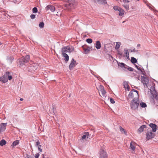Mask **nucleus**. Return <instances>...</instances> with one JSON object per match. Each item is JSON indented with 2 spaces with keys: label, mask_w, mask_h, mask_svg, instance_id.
Masks as SVG:
<instances>
[{
  "label": "nucleus",
  "mask_w": 158,
  "mask_h": 158,
  "mask_svg": "<svg viewBox=\"0 0 158 158\" xmlns=\"http://www.w3.org/2000/svg\"><path fill=\"white\" fill-rule=\"evenodd\" d=\"M65 3L64 4V9L69 11L74 9L77 3L75 0H64Z\"/></svg>",
  "instance_id": "1"
},
{
  "label": "nucleus",
  "mask_w": 158,
  "mask_h": 158,
  "mask_svg": "<svg viewBox=\"0 0 158 158\" xmlns=\"http://www.w3.org/2000/svg\"><path fill=\"white\" fill-rule=\"evenodd\" d=\"M12 73L8 71L6 72L4 75L0 77V81L3 83L7 82L8 80H11L12 78Z\"/></svg>",
  "instance_id": "2"
},
{
  "label": "nucleus",
  "mask_w": 158,
  "mask_h": 158,
  "mask_svg": "<svg viewBox=\"0 0 158 158\" xmlns=\"http://www.w3.org/2000/svg\"><path fill=\"white\" fill-rule=\"evenodd\" d=\"M29 60L30 56L28 55H27L25 57L23 56L18 60V64L21 66H22L28 62Z\"/></svg>",
  "instance_id": "3"
},
{
  "label": "nucleus",
  "mask_w": 158,
  "mask_h": 158,
  "mask_svg": "<svg viewBox=\"0 0 158 158\" xmlns=\"http://www.w3.org/2000/svg\"><path fill=\"white\" fill-rule=\"evenodd\" d=\"M139 103V101L138 98H135L131 101L130 106L131 108L135 110L138 108Z\"/></svg>",
  "instance_id": "4"
},
{
  "label": "nucleus",
  "mask_w": 158,
  "mask_h": 158,
  "mask_svg": "<svg viewBox=\"0 0 158 158\" xmlns=\"http://www.w3.org/2000/svg\"><path fill=\"white\" fill-rule=\"evenodd\" d=\"M74 49L73 47H70L69 46L64 47L62 48V54L66 53V52H73Z\"/></svg>",
  "instance_id": "5"
},
{
  "label": "nucleus",
  "mask_w": 158,
  "mask_h": 158,
  "mask_svg": "<svg viewBox=\"0 0 158 158\" xmlns=\"http://www.w3.org/2000/svg\"><path fill=\"white\" fill-rule=\"evenodd\" d=\"M141 82L143 84L144 87H148V83L149 80L148 78L144 76H141Z\"/></svg>",
  "instance_id": "6"
},
{
  "label": "nucleus",
  "mask_w": 158,
  "mask_h": 158,
  "mask_svg": "<svg viewBox=\"0 0 158 158\" xmlns=\"http://www.w3.org/2000/svg\"><path fill=\"white\" fill-rule=\"evenodd\" d=\"M155 134L151 131H148L146 134V138L147 140H149L154 137Z\"/></svg>",
  "instance_id": "7"
},
{
  "label": "nucleus",
  "mask_w": 158,
  "mask_h": 158,
  "mask_svg": "<svg viewBox=\"0 0 158 158\" xmlns=\"http://www.w3.org/2000/svg\"><path fill=\"white\" fill-rule=\"evenodd\" d=\"M77 65L76 61L73 58L72 59L71 63L69 65V69L70 70H72L73 68Z\"/></svg>",
  "instance_id": "8"
},
{
  "label": "nucleus",
  "mask_w": 158,
  "mask_h": 158,
  "mask_svg": "<svg viewBox=\"0 0 158 158\" xmlns=\"http://www.w3.org/2000/svg\"><path fill=\"white\" fill-rule=\"evenodd\" d=\"M100 158H107V155L106 151L104 150H101L100 152Z\"/></svg>",
  "instance_id": "9"
},
{
  "label": "nucleus",
  "mask_w": 158,
  "mask_h": 158,
  "mask_svg": "<svg viewBox=\"0 0 158 158\" xmlns=\"http://www.w3.org/2000/svg\"><path fill=\"white\" fill-rule=\"evenodd\" d=\"M82 48H83L84 51V53L85 54H87L89 52L90 48L89 47H88L87 45H83L82 46Z\"/></svg>",
  "instance_id": "10"
},
{
  "label": "nucleus",
  "mask_w": 158,
  "mask_h": 158,
  "mask_svg": "<svg viewBox=\"0 0 158 158\" xmlns=\"http://www.w3.org/2000/svg\"><path fill=\"white\" fill-rule=\"evenodd\" d=\"M7 125V123H1L0 124V132L5 130Z\"/></svg>",
  "instance_id": "11"
},
{
  "label": "nucleus",
  "mask_w": 158,
  "mask_h": 158,
  "mask_svg": "<svg viewBox=\"0 0 158 158\" xmlns=\"http://www.w3.org/2000/svg\"><path fill=\"white\" fill-rule=\"evenodd\" d=\"M45 9L47 11L50 10L51 11L54 12L55 11V7L51 5H48L45 8Z\"/></svg>",
  "instance_id": "12"
},
{
  "label": "nucleus",
  "mask_w": 158,
  "mask_h": 158,
  "mask_svg": "<svg viewBox=\"0 0 158 158\" xmlns=\"http://www.w3.org/2000/svg\"><path fill=\"white\" fill-rule=\"evenodd\" d=\"M96 3L99 4H105L107 3L106 0H94Z\"/></svg>",
  "instance_id": "13"
},
{
  "label": "nucleus",
  "mask_w": 158,
  "mask_h": 158,
  "mask_svg": "<svg viewBox=\"0 0 158 158\" xmlns=\"http://www.w3.org/2000/svg\"><path fill=\"white\" fill-rule=\"evenodd\" d=\"M100 91L101 92L103 96L105 97L106 92L104 89V87L102 85L100 86Z\"/></svg>",
  "instance_id": "14"
},
{
  "label": "nucleus",
  "mask_w": 158,
  "mask_h": 158,
  "mask_svg": "<svg viewBox=\"0 0 158 158\" xmlns=\"http://www.w3.org/2000/svg\"><path fill=\"white\" fill-rule=\"evenodd\" d=\"M149 126L151 127L152 130V131L153 132H156V125L152 123H151L149 124Z\"/></svg>",
  "instance_id": "15"
},
{
  "label": "nucleus",
  "mask_w": 158,
  "mask_h": 158,
  "mask_svg": "<svg viewBox=\"0 0 158 158\" xmlns=\"http://www.w3.org/2000/svg\"><path fill=\"white\" fill-rule=\"evenodd\" d=\"M146 127V125H143L141 126L139 128L138 130V131L139 133H141L142 132H143V130L144 128H145Z\"/></svg>",
  "instance_id": "16"
},
{
  "label": "nucleus",
  "mask_w": 158,
  "mask_h": 158,
  "mask_svg": "<svg viewBox=\"0 0 158 158\" xmlns=\"http://www.w3.org/2000/svg\"><path fill=\"white\" fill-rule=\"evenodd\" d=\"M95 47L98 49H99L101 48V44L99 41H96L95 44Z\"/></svg>",
  "instance_id": "17"
},
{
  "label": "nucleus",
  "mask_w": 158,
  "mask_h": 158,
  "mask_svg": "<svg viewBox=\"0 0 158 158\" xmlns=\"http://www.w3.org/2000/svg\"><path fill=\"white\" fill-rule=\"evenodd\" d=\"M123 85L125 89H127L128 90H129V86L126 81H124L123 82Z\"/></svg>",
  "instance_id": "18"
},
{
  "label": "nucleus",
  "mask_w": 158,
  "mask_h": 158,
  "mask_svg": "<svg viewBox=\"0 0 158 158\" xmlns=\"http://www.w3.org/2000/svg\"><path fill=\"white\" fill-rule=\"evenodd\" d=\"M62 56H64V60L65 61H68L69 60V56L66 53L62 54Z\"/></svg>",
  "instance_id": "19"
},
{
  "label": "nucleus",
  "mask_w": 158,
  "mask_h": 158,
  "mask_svg": "<svg viewBox=\"0 0 158 158\" xmlns=\"http://www.w3.org/2000/svg\"><path fill=\"white\" fill-rule=\"evenodd\" d=\"M89 135V132H85L84 133V135L82 136L81 139L82 140H83L85 139H87V135Z\"/></svg>",
  "instance_id": "20"
},
{
  "label": "nucleus",
  "mask_w": 158,
  "mask_h": 158,
  "mask_svg": "<svg viewBox=\"0 0 158 158\" xmlns=\"http://www.w3.org/2000/svg\"><path fill=\"white\" fill-rule=\"evenodd\" d=\"M118 65L121 68H124L125 69H127V67H126L127 66L126 65L123 63H119L118 64Z\"/></svg>",
  "instance_id": "21"
},
{
  "label": "nucleus",
  "mask_w": 158,
  "mask_h": 158,
  "mask_svg": "<svg viewBox=\"0 0 158 158\" xmlns=\"http://www.w3.org/2000/svg\"><path fill=\"white\" fill-rule=\"evenodd\" d=\"M135 143L132 142H131L130 143V147L131 149L133 150H134L135 149Z\"/></svg>",
  "instance_id": "22"
},
{
  "label": "nucleus",
  "mask_w": 158,
  "mask_h": 158,
  "mask_svg": "<svg viewBox=\"0 0 158 158\" xmlns=\"http://www.w3.org/2000/svg\"><path fill=\"white\" fill-rule=\"evenodd\" d=\"M124 51H125V54L126 56V57H127V59H129V55L128 52V50L126 49H124Z\"/></svg>",
  "instance_id": "23"
},
{
  "label": "nucleus",
  "mask_w": 158,
  "mask_h": 158,
  "mask_svg": "<svg viewBox=\"0 0 158 158\" xmlns=\"http://www.w3.org/2000/svg\"><path fill=\"white\" fill-rule=\"evenodd\" d=\"M134 94L133 92V90H131L130 91L128 95V97L129 98H132L134 97Z\"/></svg>",
  "instance_id": "24"
},
{
  "label": "nucleus",
  "mask_w": 158,
  "mask_h": 158,
  "mask_svg": "<svg viewBox=\"0 0 158 158\" xmlns=\"http://www.w3.org/2000/svg\"><path fill=\"white\" fill-rule=\"evenodd\" d=\"M6 141L4 139H2L0 141V145L3 146L6 144Z\"/></svg>",
  "instance_id": "25"
},
{
  "label": "nucleus",
  "mask_w": 158,
  "mask_h": 158,
  "mask_svg": "<svg viewBox=\"0 0 158 158\" xmlns=\"http://www.w3.org/2000/svg\"><path fill=\"white\" fill-rule=\"evenodd\" d=\"M121 45V43L120 42H117L116 43V45L115 47V48L116 50L118 49L120 47V45Z\"/></svg>",
  "instance_id": "26"
},
{
  "label": "nucleus",
  "mask_w": 158,
  "mask_h": 158,
  "mask_svg": "<svg viewBox=\"0 0 158 158\" xmlns=\"http://www.w3.org/2000/svg\"><path fill=\"white\" fill-rule=\"evenodd\" d=\"M131 61L133 64H135L137 62V60L134 57H131Z\"/></svg>",
  "instance_id": "27"
},
{
  "label": "nucleus",
  "mask_w": 158,
  "mask_h": 158,
  "mask_svg": "<svg viewBox=\"0 0 158 158\" xmlns=\"http://www.w3.org/2000/svg\"><path fill=\"white\" fill-rule=\"evenodd\" d=\"M140 106L142 108H145L147 107V105L145 102H141L139 104Z\"/></svg>",
  "instance_id": "28"
},
{
  "label": "nucleus",
  "mask_w": 158,
  "mask_h": 158,
  "mask_svg": "<svg viewBox=\"0 0 158 158\" xmlns=\"http://www.w3.org/2000/svg\"><path fill=\"white\" fill-rule=\"evenodd\" d=\"M44 23L43 22H42L40 23L39 26L40 28H42L44 27Z\"/></svg>",
  "instance_id": "29"
},
{
  "label": "nucleus",
  "mask_w": 158,
  "mask_h": 158,
  "mask_svg": "<svg viewBox=\"0 0 158 158\" xmlns=\"http://www.w3.org/2000/svg\"><path fill=\"white\" fill-rule=\"evenodd\" d=\"M19 143V140H16L14 141L12 143V145L14 146H16L18 145Z\"/></svg>",
  "instance_id": "30"
},
{
  "label": "nucleus",
  "mask_w": 158,
  "mask_h": 158,
  "mask_svg": "<svg viewBox=\"0 0 158 158\" xmlns=\"http://www.w3.org/2000/svg\"><path fill=\"white\" fill-rule=\"evenodd\" d=\"M38 11V10L37 8L36 7H35L33 8L32 9V12L33 13H35L37 12Z\"/></svg>",
  "instance_id": "31"
},
{
  "label": "nucleus",
  "mask_w": 158,
  "mask_h": 158,
  "mask_svg": "<svg viewBox=\"0 0 158 158\" xmlns=\"http://www.w3.org/2000/svg\"><path fill=\"white\" fill-rule=\"evenodd\" d=\"M120 130L121 132H123L125 134H126L127 132L125 131L124 129L121 126L120 127Z\"/></svg>",
  "instance_id": "32"
},
{
  "label": "nucleus",
  "mask_w": 158,
  "mask_h": 158,
  "mask_svg": "<svg viewBox=\"0 0 158 158\" xmlns=\"http://www.w3.org/2000/svg\"><path fill=\"white\" fill-rule=\"evenodd\" d=\"M86 41L88 43L90 44L92 42V40L91 39L88 38L86 40Z\"/></svg>",
  "instance_id": "33"
},
{
  "label": "nucleus",
  "mask_w": 158,
  "mask_h": 158,
  "mask_svg": "<svg viewBox=\"0 0 158 158\" xmlns=\"http://www.w3.org/2000/svg\"><path fill=\"white\" fill-rule=\"evenodd\" d=\"M141 72L143 76L145 75V72L144 71V70L143 69H141V70H139Z\"/></svg>",
  "instance_id": "34"
},
{
  "label": "nucleus",
  "mask_w": 158,
  "mask_h": 158,
  "mask_svg": "<svg viewBox=\"0 0 158 158\" xmlns=\"http://www.w3.org/2000/svg\"><path fill=\"white\" fill-rule=\"evenodd\" d=\"M124 11L122 10V11H121V12H120L118 14H119V15L120 16H121L124 15Z\"/></svg>",
  "instance_id": "35"
},
{
  "label": "nucleus",
  "mask_w": 158,
  "mask_h": 158,
  "mask_svg": "<svg viewBox=\"0 0 158 158\" xmlns=\"http://www.w3.org/2000/svg\"><path fill=\"white\" fill-rule=\"evenodd\" d=\"M154 87L152 88V89L153 91L151 89H150L151 93L152 94H154L156 92V91L154 90Z\"/></svg>",
  "instance_id": "36"
},
{
  "label": "nucleus",
  "mask_w": 158,
  "mask_h": 158,
  "mask_svg": "<svg viewBox=\"0 0 158 158\" xmlns=\"http://www.w3.org/2000/svg\"><path fill=\"white\" fill-rule=\"evenodd\" d=\"M93 135H91L90 134H89V135H87V139H91L93 137Z\"/></svg>",
  "instance_id": "37"
},
{
  "label": "nucleus",
  "mask_w": 158,
  "mask_h": 158,
  "mask_svg": "<svg viewBox=\"0 0 158 158\" xmlns=\"http://www.w3.org/2000/svg\"><path fill=\"white\" fill-rule=\"evenodd\" d=\"M110 102L112 104H114L115 103V101L114 99L111 98H110Z\"/></svg>",
  "instance_id": "38"
},
{
  "label": "nucleus",
  "mask_w": 158,
  "mask_h": 158,
  "mask_svg": "<svg viewBox=\"0 0 158 158\" xmlns=\"http://www.w3.org/2000/svg\"><path fill=\"white\" fill-rule=\"evenodd\" d=\"M127 68L130 71H132L133 70V69L131 67H128V68Z\"/></svg>",
  "instance_id": "39"
},
{
  "label": "nucleus",
  "mask_w": 158,
  "mask_h": 158,
  "mask_svg": "<svg viewBox=\"0 0 158 158\" xmlns=\"http://www.w3.org/2000/svg\"><path fill=\"white\" fill-rule=\"evenodd\" d=\"M132 0H123V2L124 3H129Z\"/></svg>",
  "instance_id": "40"
},
{
  "label": "nucleus",
  "mask_w": 158,
  "mask_h": 158,
  "mask_svg": "<svg viewBox=\"0 0 158 158\" xmlns=\"http://www.w3.org/2000/svg\"><path fill=\"white\" fill-rule=\"evenodd\" d=\"M119 7L118 6H114L113 7V9L115 10H118V9L119 8Z\"/></svg>",
  "instance_id": "41"
},
{
  "label": "nucleus",
  "mask_w": 158,
  "mask_h": 158,
  "mask_svg": "<svg viewBox=\"0 0 158 158\" xmlns=\"http://www.w3.org/2000/svg\"><path fill=\"white\" fill-rule=\"evenodd\" d=\"M40 145V142L39 140H38L35 142V145L36 146H38Z\"/></svg>",
  "instance_id": "42"
},
{
  "label": "nucleus",
  "mask_w": 158,
  "mask_h": 158,
  "mask_svg": "<svg viewBox=\"0 0 158 158\" xmlns=\"http://www.w3.org/2000/svg\"><path fill=\"white\" fill-rule=\"evenodd\" d=\"M35 15L34 14H32L30 15V17L32 19H33L35 18Z\"/></svg>",
  "instance_id": "43"
},
{
  "label": "nucleus",
  "mask_w": 158,
  "mask_h": 158,
  "mask_svg": "<svg viewBox=\"0 0 158 158\" xmlns=\"http://www.w3.org/2000/svg\"><path fill=\"white\" fill-rule=\"evenodd\" d=\"M38 149L40 152H42V149L41 148V145H40L38 146Z\"/></svg>",
  "instance_id": "44"
},
{
  "label": "nucleus",
  "mask_w": 158,
  "mask_h": 158,
  "mask_svg": "<svg viewBox=\"0 0 158 158\" xmlns=\"http://www.w3.org/2000/svg\"><path fill=\"white\" fill-rule=\"evenodd\" d=\"M132 90H133V92H135V94L138 95V91L135 89H133Z\"/></svg>",
  "instance_id": "45"
},
{
  "label": "nucleus",
  "mask_w": 158,
  "mask_h": 158,
  "mask_svg": "<svg viewBox=\"0 0 158 158\" xmlns=\"http://www.w3.org/2000/svg\"><path fill=\"white\" fill-rule=\"evenodd\" d=\"M40 156V154L38 153H37L35 154V158H39V157Z\"/></svg>",
  "instance_id": "46"
},
{
  "label": "nucleus",
  "mask_w": 158,
  "mask_h": 158,
  "mask_svg": "<svg viewBox=\"0 0 158 158\" xmlns=\"http://www.w3.org/2000/svg\"><path fill=\"white\" fill-rule=\"evenodd\" d=\"M123 6L127 9H128L129 8V6L128 5H124Z\"/></svg>",
  "instance_id": "47"
},
{
  "label": "nucleus",
  "mask_w": 158,
  "mask_h": 158,
  "mask_svg": "<svg viewBox=\"0 0 158 158\" xmlns=\"http://www.w3.org/2000/svg\"><path fill=\"white\" fill-rule=\"evenodd\" d=\"M135 67H136V68L138 70H141V69H140V68L137 65L135 64Z\"/></svg>",
  "instance_id": "48"
},
{
  "label": "nucleus",
  "mask_w": 158,
  "mask_h": 158,
  "mask_svg": "<svg viewBox=\"0 0 158 158\" xmlns=\"http://www.w3.org/2000/svg\"><path fill=\"white\" fill-rule=\"evenodd\" d=\"M129 51H130L131 52H135L136 51L135 50V48H134L132 50L131 49H130Z\"/></svg>",
  "instance_id": "49"
},
{
  "label": "nucleus",
  "mask_w": 158,
  "mask_h": 158,
  "mask_svg": "<svg viewBox=\"0 0 158 158\" xmlns=\"http://www.w3.org/2000/svg\"><path fill=\"white\" fill-rule=\"evenodd\" d=\"M122 10H124L123 9H122V8H121L120 7H119V8L118 9V11L119 12H121L122 11Z\"/></svg>",
  "instance_id": "50"
},
{
  "label": "nucleus",
  "mask_w": 158,
  "mask_h": 158,
  "mask_svg": "<svg viewBox=\"0 0 158 158\" xmlns=\"http://www.w3.org/2000/svg\"><path fill=\"white\" fill-rule=\"evenodd\" d=\"M147 5V6L149 7V8L150 9V8H151V6H150V5H151L150 3H147L146 4Z\"/></svg>",
  "instance_id": "51"
},
{
  "label": "nucleus",
  "mask_w": 158,
  "mask_h": 158,
  "mask_svg": "<svg viewBox=\"0 0 158 158\" xmlns=\"http://www.w3.org/2000/svg\"><path fill=\"white\" fill-rule=\"evenodd\" d=\"M118 54H119V55H122V53H121L120 52H119V51H118Z\"/></svg>",
  "instance_id": "52"
},
{
  "label": "nucleus",
  "mask_w": 158,
  "mask_h": 158,
  "mask_svg": "<svg viewBox=\"0 0 158 158\" xmlns=\"http://www.w3.org/2000/svg\"><path fill=\"white\" fill-rule=\"evenodd\" d=\"M31 156H29L28 155H27V156L25 157V158H29V157H30Z\"/></svg>",
  "instance_id": "53"
},
{
  "label": "nucleus",
  "mask_w": 158,
  "mask_h": 158,
  "mask_svg": "<svg viewBox=\"0 0 158 158\" xmlns=\"http://www.w3.org/2000/svg\"><path fill=\"white\" fill-rule=\"evenodd\" d=\"M56 110V108L54 107H53V112H54V111H55Z\"/></svg>",
  "instance_id": "54"
},
{
  "label": "nucleus",
  "mask_w": 158,
  "mask_h": 158,
  "mask_svg": "<svg viewBox=\"0 0 158 158\" xmlns=\"http://www.w3.org/2000/svg\"><path fill=\"white\" fill-rule=\"evenodd\" d=\"M140 45L139 44H138L137 45V47H140Z\"/></svg>",
  "instance_id": "55"
},
{
  "label": "nucleus",
  "mask_w": 158,
  "mask_h": 158,
  "mask_svg": "<svg viewBox=\"0 0 158 158\" xmlns=\"http://www.w3.org/2000/svg\"><path fill=\"white\" fill-rule=\"evenodd\" d=\"M23 98H21L20 99V100L21 101H23Z\"/></svg>",
  "instance_id": "56"
},
{
  "label": "nucleus",
  "mask_w": 158,
  "mask_h": 158,
  "mask_svg": "<svg viewBox=\"0 0 158 158\" xmlns=\"http://www.w3.org/2000/svg\"><path fill=\"white\" fill-rule=\"evenodd\" d=\"M29 158H33L31 156L30 157H29Z\"/></svg>",
  "instance_id": "57"
},
{
  "label": "nucleus",
  "mask_w": 158,
  "mask_h": 158,
  "mask_svg": "<svg viewBox=\"0 0 158 158\" xmlns=\"http://www.w3.org/2000/svg\"><path fill=\"white\" fill-rule=\"evenodd\" d=\"M125 22V21H123V23H124V22Z\"/></svg>",
  "instance_id": "58"
},
{
  "label": "nucleus",
  "mask_w": 158,
  "mask_h": 158,
  "mask_svg": "<svg viewBox=\"0 0 158 158\" xmlns=\"http://www.w3.org/2000/svg\"><path fill=\"white\" fill-rule=\"evenodd\" d=\"M1 44H2V43L1 42H0V45H1Z\"/></svg>",
  "instance_id": "59"
}]
</instances>
